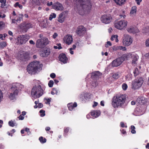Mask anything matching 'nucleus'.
Here are the masks:
<instances>
[{
  "label": "nucleus",
  "instance_id": "obj_49",
  "mask_svg": "<svg viewBox=\"0 0 149 149\" xmlns=\"http://www.w3.org/2000/svg\"><path fill=\"white\" fill-rule=\"evenodd\" d=\"M120 50H122L123 51H125L126 50V48L125 47H123L122 46H119V49Z\"/></svg>",
  "mask_w": 149,
  "mask_h": 149
},
{
  "label": "nucleus",
  "instance_id": "obj_53",
  "mask_svg": "<svg viewBox=\"0 0 149 149\" xmlns=\"http://www.w3.org/2000/svg\"><path fill=\"white\" fill-rule=\"evenodd\" d=\"M18 118L19 120H22L24 119V117L22 116V115H20L18 117Z\"/></svg>",
  "mask_w": 149,
  "mask_h": 149
},
{
  "label": "nucleus",
  "instance_id": "obj_60",
  "mask_svg": "<svg viewBox=\"0 0 149 149\" xmlns=\"http://www.w3.org/2000/svg\"><path fill=\"white\" fill-rule=\"evenodd\" d=\"M29 43L33 45H34L35 44V42H33V40H30L29 41Z\"/></svg>",
  "mask_w": 149,
  "mask_h": 149
},
{
  "label": "nucleus",
  "instance_id": "obj_64",
  "mask_svg": "<svg viewBox=\"0 0 149 149\" xmlns=\"http://www.w3.org/2000/svg\"><path fill=\"white\" fill-rule=\"evenodd\" d=\"M144 56L146 57L147 58H149V52L148 53L144 55Z\"/></svg>",
  "mask_w": 149,
  "mask_h": 149
},
{
  "label": "nucleus",
  "instance_id": "obj_7",
  "mask_svg": "<svg viewBox=\"0 0 149 149\" xmlns=\"http://www.w3.org/2000/svg\"><path fill=\"white\" fill-rule=\"evenodd\" d=\"M127 22L124 20H121L114 23L116 28L119 30H122L125 28L127 25Z\"/></svg>",
  "mask_w": 149,
  "mask_h": 149
},
{
  "label": "nucleus",
  "instance_id": "obj_10",
  "mask_svg": "<svg viewBox=\"0 0 149 149\" xmlns=\"http://www.w3.org/2000/svg\"><path fill=\"white\" fill-rule=\"evenodd\" d=\"M125 38L123 41V43L125 46H128L130 45L132 42V40L131 37L128 35H125Z\"/></svg>",
  "mask_w": 149,
  "mask_h": 149
},
{
  "label": "nucleus",
  "instance_id": "obj_62",
  "mask_svg": "<svg viewBox=\"0 0 149 149\" xmlns=\"http://www.w3.org/2000/svg\"><path fill=\"white\" fill-rule=\"evenodd\" d=\"M72 48H70V53L71 54H74V52L72 50Z\"/></svg>",
  "mask_w": 149,
  "mask_h": 149
},
{
  "label": "nucleus",
  "instance_id": "obj_23",
  "mask_svg": "<svg viewBox=\"0 0 149 149\" xmlns=\"http://www.w3.org/2000/svg\"><path fill=\"white\" fill-rule=\"evenodd\" d=\"M127 31L130 33H135L138 32V30L132 26H130L127 29Z\"/></svg>",
  "mask_w": 149,
  "mask_h": 149
},
{
  "label": "nucleus",
  "instance_id": "obj_14",
  "mask_svg": "<svg viewBox=\"0 0 149 149\" xmlns=\"http://www.w3.org/2000/svg\"><path fill=\"white\" fill-rule=\"evenodd\" d=\"M51 50L49 48L45 47L41 51L40 55L41 56H47L51 53Z\"/></svg>",
  "mask_w": 149,
  "mask_h": 149
},
{
  "label": "nucleus",
  "instance_id": "obj_35",
  "mask_svg": "<svg viewBox=\"0 0 149 149\" xmlns=\"http://www.w3.org/2000/svg\"><path fill=\"white\" fill-rule=\"evenodd\" d=\"M6 0H0V2L1 3V7L4 8L6 5Z\"/></svg>",
  "mask_w": 149,
  "mask_h": 149
},
{
  "label": "nucleus",
  "instance_id": "obj_52",
  "mask_svg": "<svg viewBox=\"0 0 149 149\" xmlns=\"http://www.w3.org/2000/svg\"><path fill=\"white\" fill-rule=\"evenodd\" d=\"M45 100L47 101V102H46V103L47 104H49L50 102H51V100L49 98H46L45 99Z\"/></svg>",
  "mask_w": 149,
  "mask_h": 149
},
{
  "label": "nucleus",
  "instance_id": "obj_11",
  "mask_svg": "<svg viewBox=\"0 0 149 149\" xmlns=\"http://www.w3.org/2000/svg\"><path fill=\"white\" fill-rule=\"evenodd\" d=\"M124 61L122 57L118 58L114 60L112 62V66L113 67H117L121 64Z\"/></svg>",
  "mask_w": 149,
  "mask_h": 149
},
{
  "label": "nucleus",
  "instance_id": "obj_3",
  "mask_svg": "<svg viewBox=\"0 0 149 149\" xmlns=\"http://www.w3.org/2000/svg\"><path fill=\"white\" fill-rule=\"evenodd\" d=\"M45 86L41 82H39L34 86L32 89L31 95L32 96L36 98H38L44 94Z\"/></svg>",
  "mask_w": 149,
  "mask_h": 149
},
{
  "label": "nucleus",
  "instance_id": "obj_30",
  "mask_svg": "<svg viewBox=\"0 0 149 149\" xmlns=\"http://www.w3.org/2000/svg\"><path fill=\"white\" fill-rule=\"evenodd\" d=\"M5 23L2 21H0V31L5 28Z\"/></svg>",
  "mask_w": 149,
  "mask_h": 149
},
{
  "label": "nucleus",
  "instance_id": "obj_29",
  "mask_svg": "<svg viewBox=\"0 0 149 149\" xmlns=\"http://www.w3.org/2000/svg\"><path fill=\"white\" fill-rule=\"evenodd\" d=\"M138 57L136 55H134V57H133V60L132 61V63L133 64H136V62L138 60Z\"/></svg>",
  "mask_w": 149,
  "mask_h": 149
},
{
  "label": "nucleus",
  "instance_id": "obj_32",
  "mask_svg": "<svg viewBox=\"0 0 149 149\" xmlns=\"http://www.w3.org/2000/svg\"><path fill=\"white\" fill-rule=\"evenodd\" d=\"M69 127H65L64 128V133L63 135L64 136L66 137L67 135V133L69 131Z\"/></svg>",
  "mask_w": 149,
  "mask_h": 149
},
{
  "label": "nucleus",
  "instance_id": "obj_21",
  "mask_svg": "<svg viewBox=\"0 0 149 149\" xmlns=\"http://www.w3.org/2000/svg\"><path fill=\"white\" fill-rule=\"evenodd\" d=\"M90 113V115L93 117V118H94L98 117L100 114V111L95 110L92 111Z\"/></svg>",
  "mask_w": 149,
  "mask_h": 149
},
{
  "label": "nucleus",
  "instance_id": "obj_51",
  "mask_svg": "<svg viewBox=\"0 0 149 149\" xmlns=\"http://www.w3.org/2000/svg\"><path fill=\"white\" fill-rule=\"evenodd\" d=\"M50 77L52 78H54L56 77V75L55 73H52L50 74Z\"/></svg>",
  "mask_w": 149,
  "mask_h": 149
},
{
  "label": "nucleus",
  "instance_id": "obj_9",
  "mask_svg": "<svg viewBox=\"0 0 149 149\" xmlns=\"http://www.w3.org/2000/svg\"><path fill=\"white\" fill-rule=\"evenodd\" d=\"M112 18L110 15H104L101 18V22L105 24L109 23L112 20Z\"/></svg>",
  "mask_w": 149,
  "mask_h": 149
},
{
  "label": "nucleus",
  "instance_id": "obj_1",
  "mask_svg": "<svg viewBox=\"0 0 149 149\" xmlns=\"http://www.w3.org/2000/svg\"><path fill=\"white\" fill-rule=\"evenodd\" d=\"M76 7L79 14L83 15L86 11L90 10L92 5L90 0H76Z\"/></svg>",
  "mask_w": 149,
  "mask_h": 149
},
{
  "label": "nucleus",
  "instance_id": "obj_36",
  "mask_svg": "<svg viewBox=\"0 0 149 149\" xmlns=\"http://www.w3.org/2000/svg\"><path fill=\"white\" fill-rule=\"evenodd\" d=\"M131 132L132 134H134L136 133V131L135 130V127L134 125H132L131 126Z\"/></svg>",
  "mask_w": 149,
  "mask_h": 149
},
{
  "label": "nucleus",
  "instance_id": "obj_41",
  "mask_svg": "<svg viewBox=\"0 0 149 149\" xmlns=\"http://www.w3.org/2000/svg\"><path fill=\"white\" fill-rule=\"evenodd\" d=\"M112 77L114 79H117L119 78V75L117 73H115L113 75Z\"/></svg>",
  "mask_w": 149,
  "mask_h": 149
},
{
  "label": "nucleus",
  "instance_id": "obj_34",
  "mask_svg": "<svg viewBox=\"0 0 149 149\" xmlns=\"http://www.w3.org/2000/svg\"><path fill=\"white\" fill-rule=\"evenodd\" d=\"M56 17V15L55 13H52L50 15L49 17V19L51 20L53 18H55Z\"/></svg>",
  "mask_w": 149,
  "mask_h": 149
},
{
  "label": "nucleus",
  "instance_id": "obj_5",
  "mask_svg": "<svg viewBox=\"0 0 149 149\" xmlns=\"http://www.w3.org/2000/svg\"><path fill=\"white\" fill-rule=\"evenodd\" d=\"M143 82V78L142 77H137L132 81L131 88L136 90L141 87Z\"/></svg>",
  "mask_w": 149,
  "mask_h": 149
},
{
  "label": "nucleus",
  "instance_id": "obj_63",
  "mask_svg": "<svg viewBox=\"0 0 149 149\" xmlns=\"http://www.w3.org/2000/svg\"><path fill=\"white\" fill-rule=\"evenodd\" d=\"M8 33L10 36H13V33L11 31H8Z\"/></svg>",
  "mask_w": 149,
  "mask_h": 149
},
{
  "label": "nucleus",
  "instance_id": "obj_39",
  "mask_svg": "<svg viewBox=\"0 0 149 149\" xmlns=\"http://www.w3.org/2000/svg\"><path fill=\"white\" fill-rule=\"evenodd\" d=\"M14 6L15 7H18L21 9H22L23 7L22 6L19 4L18 2L16 3L14 5Z\"/></svg>",
  "mask_w": 149,
  "mask_h": 149
},
{
  "label": "nucleus",
  "instance_id": "obj_55",
  "mask_svg": "<svg viewBox=\"0 0 149 149\" xmlns=\"http://www.w3.org/2000/svg\"><path fill=\"white\" fill-rule=\"evenodd\" d=\"M57 46H58V49H62V47H61V45L60 43H58L57 44Z\"/></svg>",
  "mask_w": 149,
  "mask_h": 149
},
{
  "label": "nucleus",
  "instance_id": "obj_27",
  "mask_svg": "<svg viewBox=\"0 0 149 149\" xmlns=\"http://www.w3.org/2000/svg\"><path fill=\"white\" fill-rule=\"evenodd\" d=\"M42 40L43 41L44 47L49 44V41L47 38H43L42 39Z\"/></svg>",
  "mask_w": 149,
  "mask_h": 149
},
{
  "label": "nucleus",
  "instance_id": "obj_46",
  "mask_svg": "<svg viewBox=\"0 0 149 149\" xmlns=\"http://www.w3.org/2000/svg\"><path fill=\"white\" fill-rule=\"evenodd\" d=\"M24 130L25 131L27 132L28 135H29L31 134V132L30 131V130L29 128H25Z\"/></svg>",
  "mask_w": 149,
  "mask_h": 149
},
{
  "label": "nucleus",
  "instance_id": "obj_43",
  "mask_svg": "<svg viewBox=\"0 0 149 149\" xmlns=\"http://www.w3.org/2000/svg\"><path fill=\"white\" fill-rule=\"evenodd\" d=\"M126 15H125V11H123L122 14L120 15V18L123 17L124 19H125L126 17Z\"/></svg>",
  "mask_w": 149,
  "mask_h": 149
},
{
  "label": "nucleus",
  "instance_id": "obj_20",
  "mask_svg": "<svg viewBox=\"0 0 149 149\" xmlns=\"http://www.w3.org/2000/svg\"><path fill=\"white\" fill-rule=\"evenodd\" d=\"M36 45V47L38 48H42L43 47H44L42 39H38L37 40Z\"/></svg>",
  "mask_w": 149,
  "mask_h": 149
},
{
  "label": "nucleus",
  "instance_id": "obj_44",
  "mask_svg": "<svg viewBox=\"0 0 149 149\" xmlns=\"http://www.w3.org/2000/svg\"><path fill=\"white\" fill-rule=\"evenodd\" d=\"M9 125L11 127H13L15 126V124L12 121H10L8 122Z\"/></svg>",
  "mask_w": 149,
  "mask_h": 149
},
{
  "label": "nucleus",
  "instance_id": "obj_47",
  "mask_svg": "<svg viewBox=\"0 0 149 149\" xmlns=\"http://www.w3.org/2000/svg\"><path fill=\"white\" fill-rule=\"evenodd\" d=\"M56 89L55 88H53V91L51 92V94L52 95H54L55 93L56 94H57L56 93Z\"/></svg>",
  "mask_w": 149,
  "mask_h": 149
},
{
  "label": "nucleus",
  "instance_id": "obj_28",
  "mask_svg": "<svg viewBox=\"0 0 149 149\" xmlns=\"http://www.w3.org/2000/svg\"><path fill=\"white\" fill-rule=\"evenodd\" d=\"M39 140L41 143H46L47 141L46 139L42 136H40L39 138Z\"/></svg>",
  "mask_w": 149,
  "mask_h": 149
},
{
  "label": "nucleus",
  "instance_id": "obj_12",
  "mask_svg": "<svg viewBox=\"0 0 149 149\" xmlns=\"http://www.w3.org/2000/svg\"><path fill=\"white\" fill-rule=\"evenodd\" d=\"M32 24L30 23L24 22L21 24L20 27L21 29L26 32L28 29L32 27Z\"/></svg>",
  "mask_w": 149,
  "mask_h": 149
},
{
  "label": "nucleus",
  "instance_id": "obj_2",
  "mask_svg": "<svg viewBox=\"0 0 149 149\" xmlns=\"http://www.w3.org/2000/svg\"><path fill=\"white\" fill-rule=\"evenodd\" d=\"M42 65L39 61H34L29 63L26 68L27 71L31 75L38 74L42 70Z\"/></svg>",
  "mask_w": 149,
  "mask_h": 149
},
{
  "label": "nucleus",
  "instance_id": "obj_16",
  "mask_svg": "<svg viewBox=\"0 0 149 149\" xmlns=\"http://www.w3.org/2000/svg\"><path fill=\"white\" fill-rule=\"evenodd\" d=\"M58 57L59 59V60L63 63L65 64L67 62L68 58L65 54L63 53L59 55Z\"/></svg>",
  "mask_w": 149,
  "mask_h": 149
},
{
  "label": "nucleus",
  "instance_id": "obj_54",
  "mask_svg": "<svg viewBox=\"0 0 149 149\" xmlns=\"http://www.w3.org/2000/svg\"><path fill=\"white\" fill-rule=\"evenodd\" d=\"M120 125H121V126L122 127H127V126H125V124L123 122H121L120 123Z\"/></svg>",
  "mask_w": 149,
  "mask_h": 149
},
{
  "label": "nucleus",
  "instance_id": "obj_6",
  "mask_svg": "<svg viewBox=\"0 0 149 149\" xmlns=\"http://www.w3.org/2000/svg\"><path fill=\"white\" fill-rule=\"evenodd\" d=\"M29 39V36L26 35H19L15 39V44L18 45L24 44Z\"/></svg>",
  "mask_w": 149,
  "mask_h": 149
},
{
  "label": "nucleus",
  "instance_id": "obj_15",
  "mask_svg": "<svg viewBox=\"0 0 149 149\" xmlns=\"http://www.w3.org/2000/svg\"><path fill=\"white\" fill-rule=\"evenodd\" d=\"M67 16V13L66 12H62L59 15L58 21L60 23L63 22Z\"/></svg>",
  "mask_w": 149,
  "mask_h": 149
},
{
  "label": "nucleus",
  "instance_id": "obj_37",
  "mask_svg": "<svg viewBox=\"0 0 149 149\" xmlns=\"http://www.w3.org/2000/svg\"><path fill=\"white\" fill-rule=\"evenodd\" d=\"M122 88L124 91L126 90L127 88V85L126 83H123L122 85Z\"/></svg>",
  "mask_w": 149,
  "mask_h": 149
},
{
  "label": "nucleus",
  "instance_id": "obj_42",
  "mask_svg": "<svg viewBox=\"0 0 149 149\" xmlns=\"http://www.w3.org/2000/svg\"><path fill=\"white\" fill-rule=\"evenodd\" d=\"M145 45L146 47H149V38L147 39L145 42Z\"/></svg>",
  "mask_w": 149,
  "mask_h": 149
},
{
  "label": "nucleus",
  "instance_id": "obj_26",
  "mask_svg": "<svg viewBox=\"0 0 149 149\" xmlns=\"http://www.w3.org/2000/svg\"><path fill=\"white\" fill-rule=\"evenodd\" d=\"M136 7L135 6H133L131 8L130 11L131 14L134 15L135 14L136 12Z\"/></svg>",
  "mask_w": 149,
  "mask_h": 149
},
{
  "label": "nucleus",
  "instance_id": "obj_31",
  "mask_svg": "<svg viewBox=\"0 0 149 149\" xmlns=\"http://www.w3.org/2000/svg\"><path fill=\"white\" fill-rule=\"evenodd\" d=\"M6 45V42H2L0 43V47L2 49L5 47Z\"/></svg>",
  "mask_w": 149,
  "mask_h": 149
},
{
  "label": "nucleus",
  "instance_id": "obj_40",
  "mask_svg": "<svg viewBox=\"0 0 149 149\" xmlns=\"http://www.w3.org/2000/svg\"><path fill=\"white\" fill-rule=\"evenodd\" d=\"M54 84V82L53 81L51 80H50L48 83V85L50 87H52L53 86Z\"/></svg>",
  "mask_w": 149,
  "mask_h": 149
},
{
  "label": "nucleus",
  "instance_id": "obj_45",
  "mask_svg": "<svg viewBox=\"0 0 149 149\" xmlns=\"http://www.w3.org/2000/svg\"><path fill=\"white\" fill-rule=\"evenodd\" d=\"M118 36L117 35H113L111 38V40L112 41L114 40L116 38H118Z\"/></svg>",
  "mask_w": 149,
  "mask_h": 149
},
{
  "label": "nucleus",
  "instance_id": "obj_25",
  "mask_svg": "<svg viewBox=\"0 0 149 149\" xmlns=\"http://www.w3.org/2000/svg\"><path fill=\"white\" fill-rule=\"evenodd\" d=\"M102 74L99 71L95 72L92 73V77L93 78H97L101 75Z\"/></svg>",
  "mask_w": 149,
  "mask_h": 149
},
{
  "label": "nucleus",
  "instance_id": "obj_61",
  "mask_svg": "<svg viewBox=\"0 0 149 149\" xmlns=\"http://www.w3.org/2000/svg\"><path fill=\"white\" fill-rule=\"evenodd\" d=\"M53 3L52 2H48L47 3V5L48 6H51L52 5H53Z\"/></svg>",
  "mask_w": 149,
  "mask_h": 149
},
{
  "label": "nucleus",
  "instance_id": "obj_48",
  "mask_svg": "<svg viewBox=\"0 0 149 149\" xmlns=\"http://www.w3.org/2000/svg\"><path fill=\"white\" fill-rule=\"evenodd\" d=\"M112 48L113 51H116L119 49V47H118L116 46H114L112 47Z\"/></svg>",
  "mask_w": 149,
  "mask_h": 149
},
{
  "label": "nucleus",
  "instance_id": "obj_18",
  "mask_svg": "<svg viewBox=\"0 0 149 149\" xmlns=\"http://www.w3.org/2000/svg\"><path fill=\"white\" fill-rule=\"evenodd\" d=\"M64 41L68 45H70L73 41L72 37L70 35H66L64 37Z\"/></svg>",
  "mask_w": 149,
  "mask_h": 149
},
{
  "label": "nucleus",
  "instance_id": "obj_56",
  "mask_svg": "<svg viewBox=\"0 0 149 149\" xmlns=\"http://www.w3.org/2000/svg\"><path fill=\"white\" fill-rule=\"evenodd\" d=\"M58 36V34L56 33H54L53 35V38H55Z\"/></svg>",
  "mask_w": 149,
  "mask_h": 149
},
{
  "label": "nucleus",
  "instance_id": "obj_38",
  "mask_svg": "<svg viewBox=\"0 0 149 149\" xmlns=\"http://www.w3.org/2000/svg\"><path fill=\"white\" fill-rule=\"evenodd\" d=\"M40 113V116L41 117H43L45 116V111L41 110L39 111Z\"/></svg>",
  "mask_w": 149,
  "mask_h": 149
},
{
  "label": "nucleus",
  "instance_id": "obj_4",
  "mask_svg": "<svg viewBox=\"0 0 149 149\" xmlns=\"http://www.w3.org/2000/svg\"><path fill=\"white\" fill-rule=\"evenodd\" d=\"M126 100L125 95L121 94L116 95L112 98L111 104L114 108L122 107L123 106Z\"/></svg>",
  "mask_w": 149,
  "mask_h": 149
},
{
  "label": "nucleus",
  "instance_id": "obj_24",
  "mask_svg": "<svg viewBox=\"0 0 149 149\" xmlns=\"http://www.w3.org/2000/svg\"><path fill=\"white\" fill-rule=\"evenodd\" d=\"M117 5L119 6H122L123 4L126 0H113Z\"/></svg>",
  "mask_w": 149,
  "mask_h": 149
},
{
  "label": "nucleus",
  "instance_id": "obj_57",
  "mask_svg": "<svg viewBox=\"0 0 149 149\" xmlns=\"http://www.w3.org/2000/svg\"><path fill=\"white\" fill-rule=\"evenodd\" d=\"M43 107V104L41 103H40L38 104V107L39 108H41L42 107Z\"/></svg>",
  "mask_w": 149,
  "mask_h": 149
},
{
  "label": "nucleus",
  "instance_id": "obj_13",
  "mask_svg": "<svg viewBox=\"0 0 149 149\" xmlns=\"http://www.w3.org/2000/svg\"><path fill=\"white\" fill-rule=\"evenodd\" d=\"M52 8L56 10L62 11L64 9L63 5L59 2H57L54 3L52 6Z\"/></svg>",
  "mask_w": 149,
  "mask_h": 149
},
{
  "label": "nucleus",
  "instance_id": "obj_8",
  "mask_svg": "<svg viewBox=\"0 0 149 149\" xmlns=\"http://www.w3.org/2000/svg\"><path fill=\"white\" fill-rule=\"evenodd\" d=\"M86 31V28L83 26L80 25L77 28L76 32L78 36H83L85 34Z\"/></svg>",
  "mask_w": 149,
  "mask_h": 149
},
{
  "label": "nucleus",
  "instance_id": "obj_19",
  "mask_svg": "<svg viewBox=\"0 0 149 149\" xmlns=\"http://www.w3.org/2000/svg\"><path fill=\"white\" fill-rule=\"evenodd\" d=\"M11 89L13 90H14V91L13 93L10 94L9 97L11 100H13L15 98V95H17L18 90H17L16 87L15 88L13 86H12L11 87Z\"/></svg>",
  "mask_w": 149,
  "mask_h": 149
},
{
  "label": "nucleus",
  "instance_id": "obj_33",
  "mask_svg": "<svg viewBox=\"0 0 149 149\" xmlns=\"http://www.w3.org/2000/svg\"><path fill=\"white\" fill-rule=\"evenodd\" d=\"M134 76L135 77L136 76L139 74V71L137 68H135L133 72Z\"/></svg>",
  "mask_w": 149,
  "mask_h": 149
},
{
  "label": "nucleus",
  "instance_id": "obj_17",
  "mask_svg": "<svg viewBox=\"0 0 149 149\" xmlns=\"http://www.w3.org/2000/svg\"><path fill=\"white\" fill-rule=\"evenodd\" d=\"M29 56V54L28 52L22 51L20 52L19 57L21 60L24 61L27 59Z\"/></svg>",
  "mask_w": 149,
  "mask_h": 149
},
{
  "label": "nucleus",
  "instance_id": "obj_59",
  "mask_svg": "<svg viewBox=\"0 0 149 149\" xmlns=\"http://www.w3.org/2000/svg\"><path fill=\"white\" fill-rule=\"evenodd\" d=\"M98 105V103L97 102H94L93 104V107H95L97 106Z\"/></svg>",
  "mask_w": 149,
  "mask_h": 149
},
{
  "label": "nucleus",
  "instance_id": "obj_50",
  "mask_svg": "<svg viewBox=\"0 0 149 149\" xmlns=\"http://www.w3.org/2000/svg\"><path fill=\"white\" fill-rule=\"evenodd\" d=\"M107 45H105V47H108V45L111 46V43L110 41H107Z\"/></svg>",
  "mask_w": 149,
  "mask_h": 149
},
{
  "label": "nucleus",
  "instance_id": "obj_58",
  "mask_svg": "<svg viewBox=\"0 0 149 149\" xmlns=\"http://www.w3.org/2000/svg\"><path fill=\"white\" fill-rule=\"evenodd\" d=\"M120 131H121V133L123 134L126 133V131H125V130L124 129L120 130Z\"/></svg>",
  "mask_w": 149,
  "mask_h": 149
},
{
  "label": "nucleus",
  "instance_id": "obj_22",
  "mask_svg": "<svg viewBox=\"0 0 149 149\" xmlns=\"http://www.w3.org/2000/svg\"><path fill=\"white\" fill-rule=\"evenodd\" d=\"M77 106V104L76 102H74V103H70L67 104L69 109L70 111L72 110L74 108L76 107Z\"/></svg>",
  "mask_w": 149,
  "mask_h": 149
}]
</instances>
